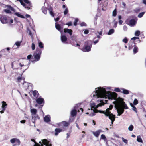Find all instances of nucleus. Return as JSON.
<instances>
[{
    "mask_svg": "<svg viewBox=\"0 0 146 146\" xmlns=\"http://www.w3.org/2000/svg\"><path fill=\"white\" fill-rule=\"evenodd\" d=\"M94 96L96 97L105 98L109 99H114L115 101L113 103L118 113V116H120L124 112V109H127L128 107L124 102L123 99L118 98H116L117 94L115 92L106 91V89L99 87L95 88L94 91Z\"/></svg>",
    "mask_w": 146,
    "mask_h": 146,
    "instance_id": "1",
    "label": "nucleus"
},
{
    "mask_svg": "<svg viewBox=\"0 0 146 146\" xmlns=\"http://www.w3.org/2000/svg\"><path fill=\"white\" fill-rule=\"evenodd\" d=\"M104 103L103 102H101L100 103L98 104L97 105L95 104L93 102H91L90 103V105L91 107V111L92 112L90 113L91 116H92L95 115V114L98 112H100L104 114L106 116H108L109 118L111 121V124H113V122L115 119V115L111 113L110 111L113 108V106L110 105L109 108H107L106 110L102 111L95 110L98 107L104 105Z\"/></svg>",
    "mask_w": 146,
    "mask_h": 146,
    "instance_id": "2",
    "label": "nucleus"
},
{
    "mask_svg": "<svg viewBox=\"0 0 146 146\" xmlns=\"http://www.w3.org/2000/svg\"><path fill=\"white\" fill-rule=\"evenodd\" d=\"M41 51H40L38 53H35L33 56V62L38 61L40 60V56L41 54Z\"/></svg>",
    "mask_w": 146,
    "mask_h": 146,
    "instance_id": "3",
    "label": "nucleus"
},
{
    "mask_svg": "<svg viewBox=\"0 0 146 146\" xmlns=\"http://www.w3.org/2000/svg\"><path fill=\"white\" fill-rule=\"evenodd\" d=\"M133 52L134 54H135L137 53L138 51V48L137 46L135 45V44L133 42L131 43L130 42L129 43V49L130 50L133 48Z\"/></svg>",
    "mask_w": 146,
    "mask_h": 146,
    "instance_id": "4",
    "label": "nucleus"
},
{
    "mask_svg": "<svg viewBox=\"0 0 146 146\" xmlns=\"http://www.w3.org/2000/svg\"><path fill=\"white\" fill-rule=\"evenodd\" d=\"M10 142L12 144L16 143L17 145H19L20 144V141L17 138H13L10 139Z\"/></svg>",
    "mask_w": 146,
    "mask_h": 146,
    "instance_id": "5",
    "label": "nucleus"
},
{
    "mask_svg": "<svg viewBox=\"0 0 146 146\" xmlns=\"http://www.w3.org/2000/svg\"><path fill=\"white\" fill-rule=\"evenodd\" d=\"M9 18L5 16H2L1 17L0 20L3 24L9 23Z\"/></svg>",
    "mask_w": 146,
    "mask_h": 146,
    "instance_id": "6",
    "label": "nucleus"
},
{
    "mask_svg": "<svg viewBox=\"0 0 146 146\" xmlns=\"http://www.w3.org/2000/svg\"><path fill=\"white\" fill-rule=\"evenodd\" d=\"M8 9H5L4 11L7 13H13L15 11V9L11 6H8Z\"/></svg>",
    "mask_w": 146,
    "mask_h": 146,
    "instance_id": "7",
    "label": "nucleus"
},
{
    "mask_svg": "<svg viewBox=\"0 0 146 146\" xmlns=\"http://www.w3.org/2000/svg\"><path fill=\"white\" fill-rule=\"evenodd\" d=\"M102 130L99 129L96 130V131H92V133L93 135L96 137H98L101 133L102 132Z\"/></svg>",
    "mask_w": 146,
    "mask_h": 146,
    "instance_id": "8",
    "label": "nucleus"
},
{
    "mask_svg": "<svg viewBox=\"0 0 146 146\" xmlns=\"http://www.w3.org/2000/svg\"><path fill=\"white\" fill-rule=\"evenodd\" d=\"M91 47V45H86L82 49V50L84 52H88L90 50Z\"/></svg>",
    "mask_w": 146,
    "mask_h": 146,
    "instance_id": "9",
    "label": "nucleus"
},
{
    "mask_svg": "<svg viewBox=\"0 0 146 146\" xmlns=\"http://www.w3.org/2000/svg\"><path fill=\"white\" fill-rule=\"evenodd\" d=\"M39 119V117L37 114L32 115V121L33 123H35V121Z\"/></svg>",
    "mask_w": 146,
    "mask_h": 146,
    "instance_id": "10",
    "label": "nucleus"
},
{
    "mask_svg": "<svg viewBox=\"0 0 146 146\" xmlns=\"http://www.w3.org/2000/svg\"><path fill=\"white\" fill-rule=\"evenodd\" d=\"M36 102L40 104H42L43 105L44 104V99L41 98H39L37 99Z\"/></svg>",
    "mask_w": 146,
    "mask_h": 146,
    "instance_id": "11",
    "label": "nucleus"
},
{
    "mask_svg": "<svg viewBox=\"0 0 146 146\" xmlns=\"http://www.w3.org/2000/svg\"><path fill=\"white\" fill-rule=\"evenodd\" d=\"M137 19H131L130 21L129 25L131 26H134L137 23Z\"/></svg>",
    "mask_w": 146,
    "mask_h": 146,
    "instance_id": "12",
    "label": "nucleus"
},
{
    "mask_svg": "<svg viewBox=\"0 0 146 146\" xmlns=\"http://www.w3.org/2000/svg\"><path fill=\"white\" fill-rule=\"evenodd\" d=\"M50 115H48L45 116L44 118V121L46 122H48L50 121Z\"/></svg>",
    "mask_w": 146,
    "mask_h": 146,
    "instance_id": "13",
    "label": "nucleus"
},
{
    "mask_svg": "<svg viewBox=\"0 0 146 146\" xmlns=\"http://www.w3.org/2000/svg\"><path fill=\"white\" fill-rule=\"evenodd\" d=\"M67 38L66 36L64 35H61V40L62 42L65 43L67 40Z\"/></svg>",
    "mask_w": 146,
    "mask_h": 146,
    "instance_id": "14",
    "label": "nucleus"
},
{
    "mask_svg": "<svg viewBox=\"0 0 146 146\" xmlns=\"http://www.w3.org/2000/svg\"><path fill=\"white\" fill-rule=\"evenodd\" d=\"M64 31L65 33H68L70 36H71L72 34V31L71 29L67 28H65L64 29Z\"/></svg>",
    "mask_w": 146,
    "mask_h": 146,
    "instance_id": "15",
    "label": "nucleus"
},
{
    "mask_svg": "<svg viewBox=\"0 0 146 146\" xmlns=\"http://www.w3.org/2000/svg\"><path fill=\"white\" fill-rule=\"evenodd\" d=\"M30 111L31 113V115L37 114V110L35 109H31Z\"/></svg>",
    "mask_w": 146,
    "mask_h": 146,
    "instance_id": "16",
    "label": "nucleus"
},
{
    "mask_svg": "<svg viewBox=\"0 0 146 146\" xmlns=\"http://www.w3.org/2000/svg\"><path fill=\"white\" fill-rule=\"evenodd\" d=\"M1 103H2L1 107L2 108V109L3 110H5L6 108L7 104H6V102L4 101L2 102Z\"/></svg>",
    "mask_w": 146,
    "mask_h": 146,
    "instance_id": "17",
    "label": "nucleus"
},
{
    "mask_svg": "<svg viewBox=\"0 0 146 146\" xmlns=\"http://www.w3.org/2000/svg\"><path fill=\"white\" fill-rule=\"evenodd\" d=\"M55 27L56 29L61 32V34L62 35V32L61 30V26L60 25L58 24H57L56 23H55Z\"/></svg>",
    "mask_w": 146,
    "mask_h": 146,
    "instance_id": "18",
    "label": "nucleus"
},
{
    "mask_svg": "<svg viewBox=\"0 0 146 146\" xmlns=\"http://www.w3.org/2000/svg\"><path fill=\"white\" fill-rule=\"evenodd\" d=\"M137 141L139 143H143V140L140 136L139 135L137 136Z\"/></svg>",
    "mask_w": 146,
    "mask_h": 146,
    "instance_id": "19",
    "label": "nucleus"
},
{
    "mask_svg": "<svg viewBox=\"0 0 146 146\" xmlns=\"http://www.w3.org/2000/svg\"><path fill=\"white\" fill-rule=\"evenodd\" d=\"M76 110H72L70 113L71 116L72 117H74L76 116Z\"/></svg>",
    "mask_w": 146,
    "mask_h": 146,
    "instance_id": "20",
    "label": "nucleus"
},
{
    "mask_svg": "<svg viewBox=\"0 0 146 146\" xmlns=\"http://www.w3.org/2000/svg\"><path fill=\"white\" fill-rule=\"evenodd\" d=\"M62 131V129H60L56 128L55 129V135L56 136L57 135L58 133L61 132Z\"/></svg>",
    "mask_w": 146,
    "mask_h": 146,
    "instance_id": "21",
    "label": "nucleus"
},
{
    "mask_svg": "<svg viewBox=\"0 0 146 146\" xmlns=\"http://www.w3.org/2000/svg\"><path fill=\"white\" fill-rule=\"evenodd\" d=\"M121 92L125 94H127L129 93V91L126 89L121 88Z\"/></svg>",
    "mask_w": 146,
    "mask_h": 146,
    "instance_id": "22",
    "label": "nucleus"
},
{
    "mask_svg": "<svg viewBox=\"0 0 146 146\" xmlns=\"http://www.w3.org/2000/svg\"><path fill=\"white\" fill-rule=\"evenodd\" d=\"M61 124L62 125L66 127L69 125V123L66 121H63L61 123Z\"/></svg>",
    "mask_w": 146,
    "mask_h": 146,
    "instance_id": "23",
    "label": "nucleus"
},
{
    "mask_svg": "<svg viewBox=\"0 0 146 146\" xmlns=\"http://www.w3.org/2000/svg\"><path fill=\"white\" fill-rule=\"evenodd\" d=\"M15 14L17 16L21 18H25L23 15H21V14H20L19 13L16 12L15 13Z\"/></svg>",
    "mask_w": 146,
    "mask_h": 146,
    "instance_id": "24",
    "label": "nucleus"
},
{
    "mask_svg": "<svg viewBox=\"0 0 146 146\" xmlns=\"http://www.w3.org/2000/svg\"><path fill=\"white\" fill-rule=\"evenodd\" d=\"M42 10L43 13L45 14H47V8L44 7L42 8Z\"/></svg>",
    "mask_w": 146,
    "mask_h": 146,
    "instance_id": "25",
    "label": "nucleus"
},
{
    "mask_svg": "<svg viewBox=\"0 0 146 146\" xmlns=\"http://www.w3.org/2000/svg\"><path fill=\"white\" fill-rule=\"evenodd\" d=\"M130 104L131 106L133 108V110L135 112H137V110L136 108L135 107L133 104L132 103H130Z\"/></svg>",
    "mask_w": 146,
    "mask_h": 146,
    "instance_id": "26",
    "label": "nucleus"
},
{
    "mask_svg": "<svg viewBox=\"0 0 146 146\" xmlns=\"http://www.w3.org/2000/svg\"><path fill=\"white\" fill-rule=\"evenodd\" d=\"M140 31L139 30L136 31L135 33V35L137 36H139L140 35Z\"/></svg>",
    "mask_w": 146,
    "mask_h": 146,
    "instance_id": "27",
    "label": "nucleus"
},
{
    "mask_svg": "<svg viewBox=\"0 0 146 146\" xmlns=\"http://www.w3.org/2000/svg\"><path fill=\"white\" fill-rule=\"evenodd\" d=\"M114 32V30L113 29H110L108 33V35H110L113 34Z\"/></svg>",
    "mask_w": 146,
    "mask_h": 146,
    "instance_id": "28",
    "label": "nucleus"
},
{
    "mask_svg": "<svg viewBox=\"0 0 146 146\" xmlns=\"http://www.w3.org/2000/svg\"><path fill=\"white\" fill-rule=\"evenodd\" d=\"M134 127L132 125H130L128 128V129L130 131H132Z\"/></svg>",
    "mask_w": 146,
    "mask_h": 146,
    "instance_id": "29",
    "label": "nucleus"
},
{
    "mask_svg": "<svg viewBox=\"0 0 146 146\" xmlns=\"http://www.w3.org/2000/svg\"><path fill=\"white\" fill-rule=\"evenodd\" d=\"M38 46L40 48H42L44 47L43 44L41 42L38 41Z\"/></svg>",
    "mask_w": 146,
    "mask_h": 146,
    "instance_id": "30",
    "label": "nucleus"
},
{
    "mask_svg": "<svg viewBox=\"0 0 146 146\" xmlns=\"http://www.w3.org/2000/svg\"><path fill=\"white\" fill-rule=\"evenodd\" d=\"M101 139H103L104 141L106 140V137H105V135L104 134H102L101 135Z\"/></svg>",
    "mask_w": 146,
    "mask_h": 146,
    "instance_id": "31",
    "label": "nucleus"
},
{
    "mask_svg": "<svg viewBox=\"0 0 146 146\" xmlns=\"http://www.w3.org/2000/svg\"><path fill=\"white\" fill-rule=\"evenodd\" d=\"M114 91L115 92H121V88L120 89L118 88H116L114 90Z\"/></svg>",
    "mask_w": 146,
    "mask_h": 146,
    "instance_id": "32",
    "label": "nucleus"
},
{
    "mask_svg": "<svg viewBox=\"0 0 146 146\" xmlns=\"http://www.w3.org/2000/svg\"><path fill=\"white\" fill-rule=\"evenodd\" d=\"M117 15L116 10L115 9L112 12V15L113 16H115Z\"/></svg>",
    "mask_w": 146,
    "mask_h": 146,
    "instance_id": "33",
    "label": "nucleus"
},
{
    "mask_svg": "<svg viewBox=\"0 0 146 146\" xmlns=\"http://www.w3.org/2000/svg\"><path fill=\"white\" fill-rule=\"evenodd\" d=\"M138 101L136 99H135L133 102V105H136L138 103Z\"/></svg>",
    "mask_w": 146,
    "mask_h": 146,
    "instance_id": "34",
    "label": "nucleus"
},
{
    "mask_svg": "<svg viewBox=\"0 0 146 146\" xmlns=\"http://www.w3.org/2000/svg\"><path fill=\"white\" fill-rule=\"evenodd\" d=\"M145 13L144 12H142V13H140L138 15V17L139 18H141V17L143 16V15Z\"/></svg>",
    "mask_w": 146,
    "mask_h": 146,
    "instance_id": "35",
    "label": "nucleus"
},
{
    "mask_svg": "<svg viewBox=\"0 0 146 146\" xmlns=\"http://www.w3.org/2000/svg\"><path fill=\"white\" fill-rule=\"evenodd\" d=\"M122 42L125 43H126L128 42V40L126 37H125L122 40Z\"/></svg>",
    "mask_w": 146,
    "mask_h": 146,
    "instance_id": "36",
    "label": "nucleus"
},
{
    "mask_svg": "<svg viewBox=\"0 0 146 146\" xmlns=\"http://www.w3.org/2000/svg\"><path fill=\"white\" fill-rule=\"evenodd\" d=\"M68 12V9L67 8H66L64 11V15H66L67 14Z\"/></svg>",
    "mask_w": 146,
    "mask_h": 146,
    "instance_id": "37",
    "label": "nucleus"
},
{
    "mask_svg": "<svg viewBox=\"0 0 146 146\" xmlns=\"http://www.w3.org/2000/svg\"><path fill=\"white\" fill-rule=\"evenodd\" d=\"M23 85H24V86L26 88H28L29 86L28 83L26 82H24L23 83Z\"/></svg>",
    "mask_w": 146,
    "mask_h": 146,
    "instance_id": "38",
    "label": "nucleus"
},
{
    "mask_svg": "<svg viewBox=\"0 0 146 146\" xmlns=\"http://www.w3.org/2000/svg\"><path fill=\"white\" fill-rule=\"evenodd\" d=\"M21 42L20 41H17L15 43V44L18 46H19L21 44Z\"/></svg>",
    "mask_w": 146,
    "mask_h": 146,
    "instance_id": "39",
    "label": "nucleus"
},
{
    "mask_svg": "<svg viewBox=\"0 0 146 146\" xmlns=\"http://www.w3.org/2000/svg\"><path fill=\"white\" fill-rule=\"evenodd\" d=\"M38 92L36 91H35L33 92V94L34 96H36Z\"/></svg>",
    "mask_w": 146,
    "mask_h": 146,
    "instance_id": "40",
    "label": "nucleus"
},
{
    "mask_svg": "<svg viewBox=\"0 0 146 146\" xmlns=\"http://www.w3.org/2000/svg\"><path fill=\"white\" fill-rule=\"evenodd\" d=\"M113 23H114L113 27H114L116 28L117 27V22L115 21V20H114L113 21Z\"/></svg>",
    "mask_w": 146,
    "mask_h": 146,
    "instance_id": "41",
    "label": "nucleus"
},
{
    "mask_svg": "<svg viewBox=\"0 0 146 146\" xmlns=\"http://www.w3.org/2000/svg\"><path fill=\"white\" fill-rule=\"evenodd\" d=\"M78 21V19L76 18L75 19V21L74 23V26H76L77 25V23Z\"/></svg>",
    "mask_w": 146,
    "mask_h": 146,
    "instance_id": "42",
    "label": "nucleus"
},
{
    "mask_svg": "<svg viewBox=\"0 0 146 146\" xmlns=\"http://www.w3.org/2000/svg\"><path fill=\"white\" fill-rule=\"evenodd\" d=\"M49 13L52 16H54V14L53 12L50 9H49Z\"/></svg>",
    "mask_w": 146,
    "mask_h": 146,
    "instance_id": "43",
    "label": "nucleus"
},
{
    "mask_svg": "<svg viewBox=\"0 0 146 146\" xmlns=\"http://www.w3.org/2000/svg\"><path fill=\"white\" fill-rule=\"evenodd\" d=\"M80 25L81 26H86V24L84 22H82L80 24Z\"/></svg>",
    "mask_w": 146,
    "mask_h": 146,
    "instance_id": "44",
    "label": "nucleus"
},
{
    "mask_svg": "<svg viewBox=\"0 0 146 146\" xmlns=\"http://www.w3.org/2000/svg\"><path fill=\"white\" fill-rule=\"evenodd\" d=\"M31 47L32 50H34L35 48V44L33 43H32V44Z\"/></svg>",
    "mask_w": 146,
    "mask_h": 146,
    "instance_id": "45",
    "label": "nucleus"
},
{
    "mask_svg": "<svg viewBox=\"0 0 146 146\" xmlns=\"http://www.w3.org/2000/svg\"><path fill=\"white\" fill-rule=\"evenodd\" d=\"M22 79V78L21 76L18 77L17 78V80L18 82H20Z\"/></svg>",
    "mask_w": 146,
    "mask_h": 146,
    "instance_id": "46",
    "label": "nucleus"
},
{
    "mask_svg": "<svg viewBox=\"0 0 146 146\" xmlns=\"http://www.w3.org/2000/svg\"><path fill=\"white\" fill-rule=\"evenodd\" d=\"M122 140L125 143H127V139H125L123 138H122Z\"/></svg>",
    "mask_w": 146,
    "mask_h": 146,
    "instance_id": "47",
    "label": "nucleus"
},
{
    "mask_svg": "<svg viewBox=\"0 0 146 146\" xmlns=\"http://www.w3.org/2000/svg\"><path fill=\"white\" fill-rule=\"evenodd\" d=\"M66 25H68V26H70L72 25V23L71 22H70L67 23Z\"/></svg>",
    "mask_w": 146,
    "mask_h": 146,
    "instance_id": "48",
    "label": "nucleus"
},
{
    "mask_svg": "<svg viewBox=\"0 0 146 146\" xmlns=\"http://www.w3.org/2000/svg\"><path fill=\"white\" fill-rule=\"evenodd\" d=\"M139 39V38L138 37H133L132 38L131 40H135L137 39Z\"/></svg>",
    "mask_w": 146,
    "mask_h": 146,
    "instance_id": "49",
    "label": "nucleus"
},
{
    "mask_svg": "<svg viewBox=\"0 0 146 146\" xmlns=\"http://www.w3.org/2000/svg\"><path fill=\"white\" fill-rule=\"evenodd\" d=\"M84 33L85 34H88L89 33V31L88 30H85L84 31Z\"/></svg>",
    "mask_w": 146,
    "mask_h": 146,
    "instance_id": "50",
    "label": "nucleus"
},
{
    "mask_svg": "<svg viewBox=\"0 0 146 146\" xmlns=\"http://www.w3.org/2000/svg\"><path fill=\"white\" fill-rule=\"evenodd\" d=\"M28 33H29V35H30L31 36H32L33 35V34H32L30 31L29 30H28Z\"/></svg>",
    "mask_w": 146,
    "mask_h": 146,
    "instance_id": "51",
    "label": "nucleus"
},
{
    "mask_svg": "<svg viewBox=\"0 0 146 146\" xmlns=\"http://www.w3.org/2000/svg\"><path fill=\"white\" fill-rule=\"evenodd\" d=\"M123 29L125 31H127V26H125L124 25L123 27Z\"/></svg>",
    "mask_w": 146,
    "mask_h": 146,
    "instance_id": "52",
    "label": "nucleus"
},
{
    "mask_svg": "<svg viewBox=\"0 0 146 146\" xmlns=\"http://www.w3.org/2000/svg\"><path fill=\"white\" fill-rule=\"evenodd\" d=\"M26 121L25 120H23L20 121V123L22 124H24L25 123Z\"/></svg>",
    "mask_w": 146,
    "mask_h": 146,
    "instance_id": "53",
    "label": "nucleus"
},
{
    "mask_svg": "<svg viewBox=\"0 0 146 146\" xmlns=\"http://www.w3.org/2000/svg\"><path fill=\"white\" fill-rule=\"evenodd\" d=\"M25 17L27 18H29L30 19H31V18L30 17V16L29 15H28V14L26 15Z\"/></svg>",
    "mask_w": 146,
    "mask_h": 146,
    "instance_id": "54",
    "label": "nucleus"
},
{
    "mask_svg": "<svg viewBox=\"0 0 146 146\" xmlns=\"http://www.w3.org/2000/svg\"><path fill=\"white\" fill-rule=\"evenodd\" d=\"M88 110L90 111H89V112H87L86 113V114H88L89 113L90 114V113H91L92 111H91V110H90V109H88ZM89 115L90 116H91L90 115V114H89Z\"/></svg>",
    "mask_w": 146,
    "mask_h": 146,
    "instance_id": "55",
    "label": "nucleus"
},
{
    "mask_svg": "<svg viewBox=\"0 0 146 146\" xmlns=\"http://www.w3.org/2000/svg\"><path fill=\"white\" fill-rule=\"evenodd\" d=\"M32 57L31 55H29L27 56V58L28 59H30Z\"/></svg>",
    "mask_w": 146,
    "mask_h": 146,
    "instance_id": "56",
    "label": "nucleus"
},
{
    "mask_svg": "<svg viewBox=\"0 0 146 146\" xmlns=\"http://www.w3.org/2000/svg\"><path fill=\"white\" fill-rule=\"evenodd\" d=\"M119 24H120V25H121L123 23V21L121 20H119Z\"/></svg>",
    "mask_w": 146,
    "mask_h": 146,
    "instance_id": "57",
    "label": "nucleus"
},
{
    "mask_svg": "<svg viewBox=\"0 0 146 146\" xmlns=\"http://www.w3.org/2000/svg\"><path fill=\"white\" fill-rule=\"evenodd\" d=\"M59 19V17H57V18L55 19V20L56 21H58Z\"/></svg>",
    "mask_w": 146,
    "mask_h": 146,
    "instance_id": "58",
    "label": "nucleus"
},
{
    "mask_svg": "<svg viewBox=\"0 0 146 146\" xmlns=\"http://www.w3.org/2000/svg\"><path fill=\"white\" fill-rule=\"evenodd\" d=\"M143 3L146 4V0H143Z\"/></svg>",
    "mask_w": 146,
    "mask_h": 146,
    "instance_id": "59",
    "label": "nucleus"
},
{
    "mask_svg": "<svg viewBox=\"0 0 146 146\" xmlns=\"http://www.w3.org/2000/svg\"><path fill=\"white\" fill-rule=\"evenodd\" d=\"M121 16L120 15H119L118 16V19L119 20H121Z\"/></svg>",
    "mask_w": 146,
    "mask_h": 146,
    "instance_id": "60",
    "label": "nucleus"
},
{
    "mask_svg": "<svg viewBox=\"0 0 146 146\" xmlns=\"http://www.w3.org/2000/svg\"><path fill=\"white\" fill-rule=\"evenodd\" d=\"M66 135L67 136V138H68V137H69V136H70V135L68 133H67L66 134Z\"/></svg>",
    "mask_w": 146,
    "mask_h": 146,
    "instance_id": "61",
    "label": "nucleus"
},
{
    "mask_svg": "<svg viewBox=\"0 0 146 146\" xmlns=\"http://www.w3.org/2000/svg\"><path fill=\"white\" fill-rule=\"evenodd\" d=\"M13 19H11L10 20V22L11 23H13Z\"/></svg>",
    "mask_w": 146,
    "mask_h": 146,
    "instance_id": "62",
    "label": "nucleus"
},
{
    "mask_svg": "<svg viewBox=\"0 0 146 146\" xmlns=\"http://www.w3.org/2000/svg\"><path fill=\"white\" fill-rule=\"evenodd\" d=\"M4 110H3L0 111V113H3L4 112Z\"/></svg>",
    "mask_w": 146,
    "mask_h": 146,
    "instance_id": "63",
    "label": "nucleus"
},
{
    "mask_svg": "<svg viewBox=\"0 0 146 146\" xmlns=\"http://www.w3.org/2000/svg\"><path fill=\"white\" fill-rule=\"evenodd\" d=\"M102 31H100L99 32H98V33L100 35H101L102 34Z\"/></svg>",
    "mask_w": 146,
    "mask_h": 146,
    "instance_id": "64",
    "label": "nucleus"
}]
</instances>
